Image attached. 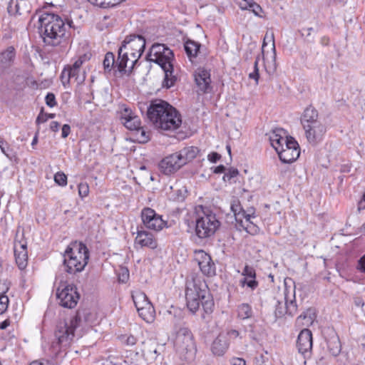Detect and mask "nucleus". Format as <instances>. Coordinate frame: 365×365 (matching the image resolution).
<instances>
[{"label": "nucleus", "instance_id": "obj_46", "mask_svg": "<svg viewBox=\"0 0 365 365\" xmlns=\"http://www.w3.org/2000/svg\"><path fill=\"white\" fill-rule=\"evenodd\" d=\"M54 182L60 186H66L67 185V176L61 171L57 172L54 175Z\"/></svg>", "mask_w": 365, "mask_h": 365}, {"label": "nucleus", "instance_id": "obj_31", "mask_svg": "<svg viewBox=\"0 0 365 365\" xmlns=\"http://www.w3.org/2000/svg\"><path fill=\"white\" fill-rule=\"evenodd\" d=\"M254 312L252 306L248 303H242L237 307V317L246 323L247 320L252 319Z\"/></svg>", "mask_w": 365, "mask_h": 365}, {"label": "nucleus", "instance_id": "obj_23", "mask_svg": "<svg viewBox=\"0 0 365 365\" xmlns=\"http://www.w3.org/2000/svg\"><path fill=\"white\" fill-rule=\"evenodd\" d=\"M243 331L248 334L250 339L259 341L263 334V328L258 324L257 319L252 320L251 323L242 324Z\"/></svg>", "mask_w": 365, "mask_h": 365}, {"label": "nucleus", "instance_id": "obj_30", "mask_svg": "<svg viewBox=\"0 0 365 365\" xmlns=\"http://www.w3.org/2000/svg\"><path fill=\"white\" fill-rule=\"evenodd\" d=\"M280 160L284 163H292L295 161L300 155V151L298 149H284V147L279 150L277 152Z\"/></svg>", "mask_w": 365, "mask_h": 365}, {"label": "nucleus", "instance_id": "obj_59", "mask_svg": "<svg viewBox=\"0 0 365 365\" xmlns=\"http://www.w3.org/2000/svg\"><path fill=\"white\" fill-rule=\"evenodd\" d=\"M71 133V127L68 124H64L61 128V137L63 138H67Z\"/></svg>", "mask_w": 365, "mask_h": 365}, {"label": "nucleus", "instance_id": "obj_28", "mask_svg": "<svg viewBox=\"0 0 365 365\" xmlns=\"http://www.w3.org/2000/svg\"><path fill=\"white\" fill-rule=\"evenodd\" d=\"M327 349L330 354L336 357L341 351V344L339 336L336 333H332L327 339Z\"/></svg>", "mask_w": 365, "mask_h": 365}, {"label": "nucleus", "instance_id": "obj_42", "mask_svg": "<svg viewBox=\"0 0 365 365\" xmlns=\"http://www.w3.org/2000/svg\"><path fill=\"white\" fill-rule=\"evenodd\" d=\"M284 301L277 300L274 310V315L277 319L282 318L287 314V302L284 299Z\"/></svg>", "mask_w": 365, "mask_h": 365}, {"label": "nucleus", "instance_id": "obj_1", "mask_svg": "<svg viewBox=\"0 0 365 365\" xmlns=\"http://www.w3.org/2000/svg\"><path fill=\"white\" fill-rule=\"evenodd\" d=\"M185 299L187 309L195 314L202 307V320L208 324L212 320L215 302L205 281L192 279L186 282Z\"/></svg>", "mask_w": 365, "mask_h": 365}, {"label": "nucleus", "instance_id": "obj_37", "mask_svg": "<svg viewBox=\"0 0 365 365\" xmlns=\"http://www.w3.org/2000/svg\"><path fill=\"white\" fill-rule=\"evenodd\" d=\"M132 298L137 310H138V308L145 307L151 303L146 294L142 292H138L135 294H133Z\"/></svg>", "mask_w": 365, "mask_h": 365}, {"label": "nucleus", "instance_id": "obj_58", "mask_svg": "<svg viewBox=\"0 0 365 365\" xmlns=\"http://www.w3.org/2000/svg\"><path fill=\"white\" fill-rule=\"evenodd\" d=\"M230 363L231 365H246V361L240 357H232L230 360Z\"/></svg>", "mask_w": 365, "mask_h": 365}, {"label": "nucleus", "instance_id": "obj_35", "mask_svg": "<svg viewBox=\"0 0 365 365\" xmlns=\"http://www.w3.org/2000/svg\"><path fill=\"white\" fill-rule=\"evenodd\" d=\"M138 312L139 316L148 323H151L155 319V310L151 303L145 307L138 308Z\"/></svg>", "mask_w": 365, "mask_h": 365}, {"label": "nucleus", "instance_id": "obj_16", "mask_svg": "<svg viewBox=\"0 0 365 365\" xmlns=\"http://www.w3.org/2000/svg\"><path fill=\"white\" fill-rule=\"evenodd\" d=\"M158 166L163 174L170 175L179 170L183 165L175 152L163 158Z\"/></svg>", "mask_w": 365, "mask_h": 365}, {"label": "nucleus", "instance_id": "obj_45", "mask_svg": "<svg viewBox=\"0 0 365 365\" xmlns=\"http://www.w3.org/2000/svg\"><path fill=\"white\" fill-rule=\"evenodd\" d=\"M19 16L29 14L31 11V5L26 0H19Z\"/></svg>", "mask_w": 365, "mask_h": 365}, {"label": "nucleus", "instance_id": "obj_27", "mask_svg": "<svg viewBox=\"0 0 365 365\" xmlns=\"http://www.w3.org/2000/svg\"><path fill=\"white\" fill-rule=\"evenodd\" d=\"M200 152V150L197 147L187 146L176 152V153L179 156L182 164L185 165L194 160Z\"/></svg>", "mask_w": 365, "mask_h": 365}, {"label": "nucleus", "instance_id": "obj_2", "mask_svg": "<svg viewBox=\"0 0 365 365\" xmlns=\"http://www.w3.org/2000/svg\"><path fill=\"white\" fill-rule=\"evenodd\" d=\"M146 117L155 128L160 131H175L182 124L181 115L177 109L161 99L150 102Z\"/></svg>", "mask_w": 365, "mask_h": 365}, {"label": "nucleus", "instance_id": "obj_50", "mask_svg": "<svg viewBox=\"0 0 365 365\" xmlns=\"http://www.w3.org/2000/svg\"><path fill=\"white\" fill-rule=\"evenodd\" d=\"M78 195L81 198L86 197L89 193V187L86 182H81L78 186Z\"/></svg>", "mask_w": 365, "mask_h": 365}, {"label": "nucleus", "instance_id": "obj_55", "mask_svg": "<svg viewBox=\"0 0 365 365\" xmlns=\"http://www.w3.org/2000/svg\"><path fill=\"white\" fill-rule=\"evenodd\" d=\"M267 38H269V40L272 42V52H273V58H274V60H275L276 56H277V53H276V48H275V42H274V34L272 32L270 34V36H269V34L267 32L264 39L266 40Z\"/></svg>", "mask_w": 365, "mask_h": 365}, {"label": "nucleus", "instance_id": "obj_41", "mask_svg": "<svg viewBox=\"0 0 365 365\" xmlns=\"http://www.w3.org/2000/svg\"><path fill=\"white\" fill-rule=\"evenodd\" d=\"M135 135L140 143H145L150 140V132L141 125L135 131Z\"/></svg>", "mask_w": 365, "mask_h": 365}, {"label": "nucleus", "instance_id": "obj_14", "mask_svg": "<svg viewBox=\"0 0 365 365\" xmlns=\"http://www.w3.org/2000/svg\"><path fill=\"white\" fill-rule=\"evenodd\" d=\"M296 346L298 352L304 359H309L312 356L313 338L312 333L309 329H303L299 334L297 339Z\"/></svg>", "mask_w": 365, "mask_h": 365}, {"label": "nucleus", "instance_id": "obj_4", "mask_svg": "<svg viewBox=\"0 0 365 365\" xmlns=\"http://www.w3.org/2000/svg\"><path fill=\"white\" fill-rule=\"evenodd\" d=\"M146 59L160 66L164 71L163 88H170L175 85L177 77L173 74L175 59L173 50L165 43H155L150 48Z\"/></svg>", "mask_w": 365, "mask_h": 365}, {"label": "nucleus", "instance_id": "obj_61", "mask_svg": "<svg viewBox=\"0 0 365 365\" xmlns=\"http://www.w3.org/2000/svg\"><path fill=\"white\" fill-rule=\"evenodd\" d=\"M128 278H129V272H128V269H125V270H123L122 274H120L119 281L123 283H125L128 281Z\"/></svg>", "mask_w": 365, "mask_h": 365}, {"label": "nucleus", "instance_id": "obj_19", "mask_svg": "<svg viewBox=\"0 0 365 365\" xmlns=\"http://www.w3.org/2000/svg\"><path fill=\"white\" fill-rule=\"evenodd\" d=\"M16 51L13 46L0 52V78L6 73L16 60Z\"/></svg>", "mask_w": 365, "mask_h": 365}, {"label": "nucleus", "instance_id": "obj_26", "mask_svg": "<svg viewBox=\"0 0 365 365\" xmlns=\"http://www.w3.org/2000/svg\"><path fill=\"white\" fill-rule=\"evenodd\" d=\"M135 242L141 247H146L153 250L158 247L157 240L153 235L145 230H138Z\"/></svg>", "mask_w": 365, "mask_h": 365}, {"label": "nucleus", "instance_id": "obj_29", "mask_svg": "<svg viewBox=\"0 0 365 365\" xmlns=\"http://www.w3.org/2000/svg\"><path fill=\"white\" fill-rule=\"evenodd\" d=\"M284 135H285V130L282 128L273 130V132L269 135L271 145L274 148L276 152L284 147L285 140V136Z\"/></svg>", "mask_w": 365, "mask_h": 365}, {"label": "nucleus", "instance_id": "obj_20", "mask_svg": "<svg viewBox=\"0 0 365 365\" xmlns=\"http://www.w3.org/2000/svg\"><path fill=\"white\" fill-rule=\"evenodd\" d=\"M242 275L243 278H242L239 284L241 287H247L251 291H254L257 289L259 285L258 281L256 280V270L254 267L246 264L242 269Z\"/></svg>", "mask_w": 365, "mask_h": 365}, {"label": "nucleus", "instance_id": "obj_9", "mask_svg": "<svg viewBox=\"0 0 365 365\" xmlns=\"http://www.w3.org/2000/svg\"><path fill=\"white\" fill-rule=\"evenodd\" d=\"M146 41L142 35L130 34L127 36L121 43L123 49L130 50V59L134 63H138L139 58L141 57L145 48Z\"/></svg>", "mask_w": 365, "mask_h": 365}, {"label": "nucleus", "instance_id": "obj_32", "mask_svg": "<svg viewBox=\"0 0 365 365\" xmlns=\"http://www.w3.org/2000/svg\"><path fill=\"white\" fill-rule=\"evenodd\" d=\"M77 327H80L82 322L85 323H92L93 316L89 309H78L76 314L71 318Z\"/></svg>", "mask_w": 365, "mask_h": 365}, {"label": "nucleus", "instance_id": "obj_25", "mask_svg": "<svg viewBox=\"0 0 365 365\" xmlns=\"http://www.w3.org/2000/svg\"><path fill=\"white\" fill-rule=\"evenodd\" d=\"M319 122L320 120H319L318 110L311 105L307 107L300 118V123L303 128Z\"/></svg>", "mask_w": 365, "mask_h": 365}, {"label": "nucleus", "instance_id": "obj_11", "mask_svg": "<svg viewBox=\"0 0 365 365\" xmlns=\"http://www.w3.org/2000/svg\"><path fill=\"white\" fill-rule=\"evenodd\" d=\"M141 218L144 226L155 231H160L168 227L167 222L163 220L162 216L150 207H145L141 211Z\"/></svg>", "mask_w": 365, "mask_h": 365}, {"label": "nucleus", "instance_id": "obj_57", "mask_svg": "<svg viewBox=\"0 0 365 365\" xmlns=\"http://www.w3.org/2000/svg\"><path fill=\"white\" fill-rule=\"evenodd\" d=\"M221 158V155L217 152H212L207 155V159L212 163H216Z\"/></svg>", "mask_w": 365, "mask_h": 365}, {"label": "nucleus", "instance_id": "obj_48", "mask_svg": "<svg viewBox=\"0 0 365 365\" xmlns=\"http://www.w3.org/2000/svg\"><path fill=\"white\" fill-rule=\"evenodd\" d=\"M55 116V113H44L42 108L40 113L36 118V123L38 125L40 123L47 121L48 119L54 118Z\"/></svg>", "mask_w": 365, "mask_h": 365}, {"label": "nucleus", "instance_id": "obj_56", "mask_svg": "<svg viewBox=\"0 0 365 365\" xmlns=\"http://www.w3.org/2000/svg\"><path fill=\"white\" fill-rule=\"evenodd\" d=\"M65 68H68V73L71 79L74 78L75 81L78 80L79 71L71 68V66H67Z\"/></svg>", "mask_w": 365, "mask_h": 365}, {"label": "nucleus", "instance_id": "obj_51", "mask_svg": "<svg viewBox=\"0 0 365 365\" xmlns=\"http://www.w3.org/2000/svg\"><path fill=\"white\" fill-rule=\"evenodd\" d=\"M175 200H176L178 202H183L187 197V191L185 188L178 189V190H175Z\"/></svg>", "mask_w": 365, "mask_h": 365}, {"label": "nucleus", "instance_id": "obj_60", "mask_svg": "<svg viewBox=\"0 0 365 365\" xmlns=\"http://www.w3.org/2000/svg\"><path fill=\"white\" fill-rule=\"evenodd\" d=\"M357 268L365 273V255L359 259Z\"/></svg>", "mask_w": 365, "mask_h": 365}, {"label": "nucleus", "instance_id": "obj_18", "mask_svg": "<svg viewBox=\"0 0 365 365\" xmlns=\"http://www.w3.org/2000/svg\"><path fill=\"white\" fill-rule=\"evenodd\" d=\"M195 81L198 89L203 93L212 91L211 86L210 71L203 67H199L194 73Z\"/></svg>", "mask_w": 365, "mask_h": 365}, {"label": "nucleus", "instance_id": "obj_64", "mask_svg": "<svg viewBox=\"0 0 365 365\" xmlns=\"http://www.w3.org/2000/svg\"><path fill=\"white\" fill-rule=\"evenodd\" d=\"M29 365H53V361H50L48 360H44L43 361H33Z\"/></svg>", "mask_w": 365, "mask_h": 365}, {"label": "nucleus", "instance_id": "obj_5", "mask_svg": "<svg viewBox=\"0 0 365 365\" xmlns=\"http://www.w3.org/2000/svg\"><path fill=\"white\" fill-rule=\"evenodd\" d=\"M63 257L65 271L68 274H75L84 269L88 262L90 252L85 244L76 241L67 247Z\"/></svg>", "mask_w": 365, "mask_h": 365}, {"label": "nucleus", "instance_id": "obj_12", "mask_svg": "<svg viewBox=\"0 0 365 365\" xmlns=\"http://www.w3.org/2000/svg\"><path fill=\"white\" fill-rule=\"evenodd\" d=\"M232 210L235 216V220L239 224L240 227L243 228L246 232L250 235H256L259 232V228L252 220V215L247 213V212L242 207H235L232 205Z\"/></svg>", "mask_w": 365, "mask_h": 365}, {"label": "nucleus", "instance_id": "obj_24", "mask_svg": "<svg viewBox=\"0 0 365 365\" xmlns=\"http://www.w3.org/2000/svg\"><path fill=\"white\" fill-rule=\"evenodd\" d=\"M229 346L227 336L220 334L213 341L211 351L215 356H222L227 352Z\"/></svg>", "mask_w": 365, "mask_h": 365}, {"label": "nucleus", "instance_id": "obj_34", "mask_svg": "<svg viewBox=\"0 0 365 365\" xmlns=\"http://www.w3.org/2000/svg\"><path fill=\"white\" fill-rule=\"evenodd\" d=\"M201 43L191 39H187L184 43V49L189 60L192 61V58H196L200 51Z\"/></svg>", "mask_w": 365, "mask_h": 365}, {"label": "nucleus", "instance_id": "obj_39", "mask_svg": "<svg viewBox=\"0 0 365 365\" xmlns=\"http://www.w3.org/2000/svg\"><path fill=\"white\" fill-rule=\"evenodd\" d=\"M287 292V289H285L284 299L287 302V315L293 317L297 314V305L295 300V292H294L293 299H290L289 301Z\"/></svg>", "mask_w": 365, "mask_h": 365}, {"label": "nucleus", "instance_id": "obj_33", "mask_svg": "<svg viewBox=\"0 0 365 365\" xmlns=\"http://www.w3.org/2000/svg\"><path fill=\"white\" fill-rule=\"evenodd\" d=\"M239 6L242 10H249L255 16L262 17L264 13L262 7L254 0H237Z\"/></svg>", "mask_w": 365, "mask_h": 365}, {"label": "nucleus", "instance_id": "obj_36", "mask_svg": "<svg viewBox=\"0 0 365 365\" xmlns=\"http://www.w3.org/2000/svg\"><path fill=\"white\" fill-rule=\"evenodd\" d=\"M316 317L315 310L313 308H309L304 312H302L297 319V321L299 324L303 325H311L312 324Z\"/></svg>", "mask_w": 365, "mask_h": 365}, {"label": "nucleus", "instance_id": "obj_43", "mask_svg": "<svg viewBox=\"0 0 365 365\" xmlns=\"http://www.w3.org/2000/svg\"><path fill=\"white\" fill-rule=\"evenodd\" d=\"M284 149H298L299 150V145L297 140L292 136L285 135V140L284 143Z\"/></svg>", "mask_w": 365, "mask_h": 365}, {"label": "nucleus", "instance_id": "obj_3", "mask_svg": "<svg viewBox=\"0 0 365 365\" xmlns=\"http://www.w3.org/2000/svg\"><path fill=\"white\" fill-rule=\"evenodd\" d=\"M38 30L46 45L57 46L68 38L73 21H65L58 15L43 11L38 18Z\"/></svg>", "mask_w": 365, "mask_h": 365}, {"label": "nucleus", "instance_id": "obj_54", "mask_svg": "<svg viewBox=\"0 0 365 365\" xmlns=\"http://www.w3.org/2000/svg\"><path fill=\"white\" fill-rule=\"evenodd\" d=\"M299 33L302 37L304 38V41L307 43H313L314 42V36L308 32H304L303 31L299 30Z\"/></svg>", "mask_w": 365, "mask_h": 365}, {"label": "nucleus", "instance_id": "obj_21", "mask_svg": "<svg viewBox=\"0 0 365 365\" xmlns=\"http://www.w3.org/2000/svg\"><path fill=\"white\" fill-rule=\"evenodd\" d=\"M120 120L124 126L132 131H135L140 126V120L135 115L131 109L125 107L120 112Z\"/></svg>", "mask_w": 365, "mask_h": 365}, {"label": "nucleus", "instance_id": "obj_22", "mask_svg": "<svg viewBox=\"0 0 365 365\" xmlns=\"http://www.w3.org/2000/svg\"><path fill=\"white\" fill-rule=\"evenodd\" d=\"M14 256L16 264L20 269H24L27 265L28 253L26 241L15 240L14 246Z\"/></svg>", "mask_w": 365, "mask_h": 365}, {"label": "nucleus", "instance_id": "obj_8", "mask_svg": "<svg viewBox=\"0 0 365 365\" xmlns=\"http://www.w3.org/2000/svg\"><path fill=\"white\" fill-rule=\"evenodd\" d=\"M76 328L77 326L73 323L71 319L68 322L66 319L60 320L56 324L54 333L56 341L52 342L51 347L53 349H61L69 346L74 338Z\"/></svg>", "mask_w": 365, "mask_h": 365}, {"label": "nucleus", "instance_id": "obj_49", "mask_svg": "<svg viewBox=\"0 0 365 365\" xmlns=\"http://www.w3.org/2000/svg\"><path fill=\"white\" fill-rule=\"evenodd\" d=\"M259 56H258L254 63V71L250 73L249 75L250 78L255 80L256 83H258V80L259 78V73L258 69V62H259Z\"/></svg>", "mask_w": 365, "mask_h": 365}, {"label": "nucleus", "instance_id": "obj_17", "mask_svg": "<svg viewBox=\"0 0 365 365\" xmlns=\"http://www.w3.org/2000/svg\"><path fill=\"white\" fill-rule=\"evenodd\" d=\"M303 129L307 141L313 145L320 143L327 132V127L321 121Z\"/></svg>", "mask_w": 365, "mask_h": 365}, {"label": "nucleus", "instance_id": "obj_63", "mask_svg": "<svg viewBox=\"0 0 365 365\" xmlns=\"http://www.w3.org/2000/svg\"><path fill=\"white\" fill-rule=\"evenodd\" d=\"M9 299V297L6 295V293L0 294V303L5 306L6 308H8Z\"/></svg>", "mask_w": 365, "mask_h": 365}, {"label": "nucleus", "instance_id": "obj_44", "mask_svg": "<svg viewBox=\"0 0 365 365\" xmlns=\"http://www.w3.org/2000/svg\"><path fill=\"white\" fill-rule=\"evenodd\" d=\"M19 9V0H10L7 6V11L11 16H18Z\"/></svg>", "mask_w": 365, "mask_h": 365}, {"label": "nucleus", "instance_id": "obj_47", "mask_svg": "<svg viewBox=\"0 0 365 365\" xmlns=\"http://www.w3.org/2000/svg\"><path fill=\"white\" fill-rule=\"evenodd\" d=\"M238 175H239V171L237 168H230L227 170V172L225 171L222 179L225 182H231V180L234 178L237 177Z\"/></svg>", "mask_w": 365, "mask_h": 365}, {"label": "nucleus", "instance_id": "obj_52", "mask_svg": "<svg viewBox=\"0 0 365 365\" xmlns=\"http://www.w3.org/2000/svg\"><path fill=\"white\" fill-rule=\"evenodd\" d=\"M60 78H61L63 86L65 88L66 87V86L69 85L71 79L69 77V74L68 73V68H63V70L62 71V72L61 73Z\"/></svg>", "mask_w": 365, "mask_h": 365}, {"label": "nucleus", "instance_id": "obj_15", "mask_svg": "<svg viewBox=\"0 0 365 365\" xmlns=\"http://www.w3.org/2000/svg\"><path fill=\"white\" fill-rule=\"evenodd\" d=\"M120 46L118 51V60L116 61L117 71L121 76L126 75L130 76L137 63L130 61L133 58L128 55V52L125 51Z\"/></svg>", "mask_w": 365, "mask_h": 365}, {"label": "nucleus", "instance_id": "obj_40", "mask_svg": "<svg viewBox=\"0 0 365 365\" xmlns=\"http://www.w3.org/2000/svg\"><path fill=\"white\" fill-rule=\"evenodd\" d=\"M26 80V76L24 73L19 69H16L12 77V81L17 86L18 89L21 88L25 86Z\"/></svg>", "mask_w": 365, "mask_h": 365}, {"label": "nucleus", "instance_id": "obj_13", "mask_svg": "<svg viewBox=\"0 0 365 365\" xmlns=\"http://www.w3.org/2000/svg\"><path fill=\"white\" fill-rule=\"evenodd\" d=\"M195 260L202 273L208 277L216 274V266L211 256L202 250L195 251Z\"/></svg>", "mask_w": 365, "mask_h": 365}, {"label": "nucleus", "instance_id": "obj_62", "mask_svg": "<svg viewBox=\"0 0 365 365\" xmlns=\"http://www.w3.org/2000/svg\"><path fill=\"white\" fill-rule=\"evenodd\" d=\"M9 299V297L6 295V293L0 294V303L5 306L6 308H8Z\"/></svg>", "mask_w": 365, "mask_h": 365}, {"label": "nucleus", "instance_id": "obj_7", "mask_svg": "<svg viewBox=\"0 0 365 365\" xmlns=\"http://www.w3.org/2000/svg\"><path fill=\"white\" fill-rule=\"evenodd\" d=\"M220 226V222L215 213L210 210L203 212V215H199L195 220V237L200 240L209 238L215 235Z\"/></svg>", "mask_w": 365, "mask_h": 365}, {"label": "nucleus", "instance_id": "obj_6", "mask_svg": "<svg viewBox=\"0 0 365 365\" xmlns=\"http://www.w3.org/2000/svg\"><path fill=\"white\" fill-rule=\"evenodd\" d=\"M174 348L182 361L190 363L194 360L197 349L193 334L189 328L182 327L177 331Z\"/></svg>", "mask_w": 365, "mask_h": 365}, {"label": "nucleus", "instance_id": "obj_53", "mask_svg": "<svg viewBox=\"0 0 365 365\" xmlns=\"http://www.w3.org/2000/svg\"><path fill=\"white\" fill-rule=\"evenodd\" d=\"M46 104L50 107L53 108L56 105V101L55 95L53 93H48L45 97Z\"/></svg>", "mask_w": 365, "mask_h": 365}, {"label": "nucleus", "instance_id": "obj_38", "mask_svg": "<svg viewBox=\"0 0 365 365\" xmlns=\"http://www.w3.org/2000/svg\"><path fill=\"white\" fill-rule=\"evenodd\" d=\"M103 65L106 73H110L112 69L116 67V61L113 53L108 51L106 53Z\"/></svg>", "mask_w": 365, "mask_h": 365}, {"label": "nucleus", "instance_id": "obj_10", "mask_svg": "<svg viewBox=\"0 0 365 365\" xmlns=\"http://www.w3.org/2000/svg\"><path fill=\"white\" fill-rule=\"evenodd\" d=\"M56 297L59 304L65 308H74L80 299V294L74 284L65 285L61 290L57 289Z\"/></svg>", "mask_w": 365, "mask_h": 365}]
</instances>
